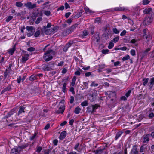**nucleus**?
Segmentation results:
<instances>
[{
    "mask_svg": "<svg viewBox=\"0 0 154 154\" xmlns=\"http://www.w3.org/2000/svg\"><path fill=\"white\" fill-rule=\"evenodd\" d=\"M89 95L90 97L89 100L91 102H93L96 100L98 96V93L96 90H94L92 92V93L89 94Z\"/></svg>",
    "mask_w": 154,
    "mask_h": 154,
    "instance_id": "1",
    "label": "nucleus"
},
{
    "mask_svg": "<svg viewBox=\"0 0 154 154\" xmlns=\"http://www.w3.org/2000/svg\"><path fill=\"white\" fill-rule=\"evenodd\" d=\"M149 149L150 150V146L147 144H145L142 145L140 147V152H143L147 151Z\"/></svg>",
    "mask_w": 154,
    "mask_h": 154,
    "instance_id": "2",
    "label": "nucleus"
},
{
    "mask_svg": "<svg viewBox=\"0 0 154 154\" xmlns=\"http://www.w3.org/2000/svg\"><path fill=\"white\" fill-rule=\"evenodd\" d=\"M152 18L146 17L143 20V24L144 26H146L149 25L152 22Z\"/></svg>",
    "mask_w": 154,
    "mask_h": 154,
    "instance_id": "3",
    "label": "nucleus"
},
{
    "mask_svg": "<svg viewBox=\"0 0 154 154\" xmlns=\"http://www.w3.org/2000/svg\"><path fill=\"white\" fill-rule=\"evenodd\" d=\"M24 5L30 9H33L37 7L36 4L34 3L32 5V3L31 2H29L26 3H25Z\"/></svg>",
    "mask_w": 154,
    "mask_h": 154,
    "instance_id": "4",
    "label": "nucleus"
},
{
    "mask_svg": "<svg viewBox=\"0 0 154 154\" xmlns=\"http://www.w3.org/2000/svg\"><path fill=\"white\" fill-rule=\"evenodd\" d=\"M151 48H148L145 50L144 51L142 52L141 53V59L142 60L148 54Z\"/></svg>",
    "mask_w": 154,
    "mask_h": 154,
    "instance_id": "5",
    "label": "nucleus"
},
{
    "mask_svg": "<svg viewBox=\"0 0 154 154\" xmlns=\"http://www.w3.org/2000/svg\"><path fill=\"white\" fill-rule=\"evenodd\" d=\"M16 110V109L15 108L13 109L9 112H8L7 115L4 116V118L7 119L10 117L15 113Z\"/></svg>",
    "mask_w": 154,
    "mask_h": 154,
    "instance_id": "6",
    "label": "nucleus"
},
{
    "mask_svg": "<svg viewBox=\"0 0 154 154\" xmlns=\"http://www.w3.org/2000/svg\"><path fill=\"white\" fill-rule=\"evenodd\" d=\"M43 58L47 62L51 60L53 58V57L50 54H45V53Z\"/></svg>",
    "mask_w": 154,
    "mask_h": 154,
    "instance_id": "7",
    "label": "nucleus"
},
{
    "mask_svg": "<svg viewBox=\"0 0 154 154\" xmlns=\"http://www.w3.org/2000/svg\"><path fill=\"white\" fill-rule=\"evenodd\" d=\"M11 84H9L7 87L5 88L3 90H2L1 92V94H2L4 92L7 91H9L11 89Z\"/></svg>",
    "mask_w": 154,
    "mask_h": 154,
    "instance_id": "8",
    "label": "nucleus"
},
{
    "mask_svg": "<svg viewBox=\"0 0 154 154\" xmlns=\"http://www.w3.org/2000/svg\"><path fill=\"white\" fill-rule=\"evenodd\" d=\"M44 31L45 33L47 35H49L52 34V32H54L55 31V29L54 28L51 29H46L45 30H43Z\"/></svg>",
    "mask_w": 154,
    "mask_h": 154,
    "instance_id": "9",
    "label": "nucleus"
},
{
    "mask_svg": "<svg viewBox=\"0 0 154 154\" xmlns=\"http://www.w3.org/2000/svg\"><path fill=\"white\" fill-rule=\"evenodd\" d=\"M131 153L132 154H138L139 152L137 150V145H134L131 151Z\"/></svg>",
    "mask_w": 154,
    "mask_h": 154,
    "instance_id": "10",
    "label": "nucleus"
},
{
    "mask_svg": "<svg viewBox=\"0 0 154 154\" xmlns=\"http://www.w3.org/2000/svg\"><path fill=\"white\" fill-rule=\"evenodd\" d=\"M24 105L23 106H21L19 107V109L18 112V115H19L20 114L22 113L25 112L24 109H25L26 107L24 106Z\"/></svg>",
    "mask_w": 154,
    "mask_h": 154,
    "instance_id": "11",
    "label": "nucleus"
},
{
    "mask_svg": "<svg viewBox=\"0 0 154 154\" xmlns=\"http://www.w3.org/2000/svg\"><path fill=\"white\" fill-rule=\"evenodd\" d=\"M150 134H148L143 136L144 140L143 142V143H144L146 141L148 142L149 140Z\"/></svg>",
    "mask_w": 154,
    "mask_h": 154,
    "instance_id": "12",
    "label": "nucleus"
},
{
    "mask_svg": "<svg viewBox=\"0 0 154 154\" xmlns=\"http://www.w3.org/2000/svg\"><path fill=\"white\" fill-rule=\"evenodd\" d=\"M29 55H22V61L21 62L22 63H24L26 62L29 59Z\"/></svg>",
    "mask_w": 154,
    "mask_h": 154,
    "instance_id": "13",
    "label": "nucleus"
},
{
    "mask_svg": "<svg viewBox=\"0 0 154 154\" xmlns=\"http://www.w3.org/2000/svg\"><path fill=\"white\" fill-rule=\"evenodd\" d=\"M65 109V106H63L62 107H59V109L56 112L57 114H62L63 113Z\"/></svg>",
    "mask_w": 154,
    "mask_h": 154,
    "instance_id": "14",
    "label": "nucleus"
},
{
    "mask_svg": "<svg viewBox=\"0 0 154 154\" xmlns=\"http://www.w3.org/2000/svg\"><path fill=\"white\" fill-rule=\"evenodd\" d=\"M10 72L7 70L6 69L5 70V72L4 73V79H5L7 78V77H9L10 76Z\"/></svg>",
    "mask_w": 154,
    "mask_h": 154,
    "instance_id": "15",
    "label": "nucleus"
},
{
    "mask_svg": "<svg viewBox=\"0 0 154 154\" xmlns=\"http://www.w3.org/2000/svg\"><path fill=\"white\" fill-rule=\"evenodd\" d=\"M66 134L67 133L66 131H63L62 132L60 136V139L61 140L63 139L66 137Z\"/></svg>",
    "mask_w": 154,
    "mask_h": 154,
    "instance_id": "16",
    "label": "nucleus"
},
{
    "mask_svg": "<svg viewBox=\"0 0 154 154\" xmlns=\"http://www.w3.org/2000/svg\"><path fill=\"white\" fill-rule=\"evenodd\" d=\"M71 33L70 29L69 28L64 30L62 32V35L64 36H66Z\"/></svg>",
    "mask_w": 154,
    "mask_h": 154,
    "instance_id": "17",
    "label": "nucleus"
},
{
    "mask_svg": "<svg viewBox=\"0 0 154 154\" xmlns=\"http://www.w3.org/2000/svg\"><path fill=\"white\" fill-rule=\"evenodd\" d=\"M100 35H99L98 33H96V35L94 37V40L97 42H99L100 41Z\"/></svg>",
    "mask_w": 154,
    "mask_h": 154,
    "instance_id": "18",
    "label": "nucleus"
},
{
    "mask_svg": "<svg viewBox=\"0 0 154 154\" xmlns=\"http://www.w3.org/2000/svg\"><path fill=\"white\" fill-rule=\"evenodd\" d=\"M123 132L124 131H118L116 134L115 140H117L121 136L122 134L123 133Z\"/></svg>",
    "mask_w": 154,
    "mask_h": 154,
    "instance_id": "19",
    "label": "nucleus"
},
{
    "mask_svg": "<svg viewBox=\"0 0 154 154\" xmlns=\"http://www.w3.org/2000/svg\"><path fill=\"white\" fill-rule=\"evenodd\" d=\"M127 10V9L124 7H117L114 8V10L115 11H124Z\"/></svg>",
    "mask_w": 154,
    "mask_h": 154,
    "instance_id": "20",
    "label": "nucleus"
},
{
    "mask_svg": "<svg viewBox=\"0 0 154 154\" xmlns=\"http://www.w3.org/2000/svg\"><path fill=\"white\" fill-rule=\"evenodd\" d=\"M104 149L105 148L102 149H99L98 148V149L94 150V152H95V154H101L103 152V151L104 150Z\"/></svg>",
    "mask_w": 154,
    "mask_h": 154,
    "instance_id": "21",
    "label": "nucleus"
},
{
    "mask_svg": "<svg viewBox=\"0 0 154 154\" xmlns=\"http://www.w3.org/2000/svg\"><path fill=\"white\" fill-rule=\"evenodd\" d=\"M16 50V45H15L13 47L10 49L8 51V53L11 54V55H12L13 54L15 51Z\"/></svg>",
    "mask_w": 154,
    "mask_h": 154,
    "instance_id": "22",
    "label": "nucleus"
},
{
    "mask_svg": "<svg viewBox=\"0 0 154 154\" xmlns=\"http://www.w3.org/2000/svg\"><path fill=\"white\" fill-rule=\"evenodd\" d=\"M91 106L94 113L95 112V110H96L98 107H100V106L97 104H95V105H92Z\"/></svg>",
    "mask_w": 154,
    "mask_h": 154,
    "instance_id": "23",
    "label": "nucleus"
},
{
    "mask_svg": "<svg viewBox=\"0 0 154 154\" xmlns=\"http://www.w3.org/2000/svg\"><path fill=\"white\" fill-rule=\"evenodd\" d=\"M87 112L90 113H91V114H92L94 113L93 111V109H92V107L91 106H89L87 107Z\"/></svg>",
    "mask_w": 154,
    "mask_h": 154,
    "instance_id": "24",
    "label": "nucleus"
},
{
    "mask_svg": "<svg viewBox=\"0 0 154 154\" xmlns=\"http://www.w3.org/2000/svg\"><path fill=\"white\" fill-rule=\"evenodd\" d=\"M78 25V24L77 23H76L75 24L72 25L71 27L69 28L71 33L73 32L74 30L75 29Z\"/></svg>",
    "mask_w": 154,
    "mask_h": 154,
    "instance_id": "25",
    "label": "nucleus"
},
{
    "mask_svg": "<svg viewBox=\"0 0 154 154\" xmlns=\"http://www.w3.org/2000/svg\"><path fill=\"white\" fill-rule=\"evenodd\" d=\"M149 78H143L142 81H143V85L144 86H145L147 85V84L149 81Z\"/></svg>",
    "mask_w": 154,
    "mask_h": 154,
    "instance_id": "26",
    "label": "nucleus"
},
{
    "mask_svg": "<svg viewBox=\"0 0 154 154\" xmlns=\"http://www.w3.org/2000/svg\"><path fill=\"white\" fill-rule=\"evenodd\" d=\"M51 68L48 66V65H45L42 67L43 70L44 71H49L50 70Z\"/></svg>",
    "mask_w": 154,
    "mask_h": 154,
    "instance_id": "27",
    "label": "nucleus"
},
{
    "mask_svg": "<svg viewBox=\"0 0 154 154\" xmlns=\"http://www.w3.org/2000/svg\"><path fill=\"white\" fill-rule=\"evenodd\" d=\"M18 151V148H13L11 150L10 154H17Z\"/></svg>",
    "mask_w": 154,
    "mask_h": 154,
    "instance_id": "28",
    "label": "nucleus"
},
{
    "mask_svg": "<svg viewBox=\"0 0 154 154\" xmlns=\"http://www.w3.org/2000/svg\"><path fill=\"white\" fill-rule=\"evenodd\" d=\"M89 34V32L87 30H84L83 31L82 35V37L83 38H85V36H86L88 35Z\"/></svg>",
    "mask_w": 154,
    "mask_h": 154,
    "instance_id": "29",
    "label": "nucleus"
},
{
    "mask_svg": "<svg viewBox=\"0 0 154 154\" xmlns=\"http://www.w3.org/2000/svg\"><path fill=\"white\" fill-rule=\"evenodd\" d=\"M152 8H149L148 9L146 8L143 10L144 14H148L152 11Z\"/></svg>",
    "mask_w": 154,
    "mask_h": 154,
    "instance_id": "30",
    "label": "nucleus"
},
{
    "mask_svg": "<svg viewBox=\"0 0 154 154\" xmlns=\"http://www.w3.org/2000/svg\"><path fill=\"white\" fill-rule=\"evenodd\" d=\"M51 53L53 55H54L55 54L54 51L53 50L50 49L48 50L45 53V54H50V53Z\"/></svg>",
    "mask_w": 154,
    "mask_h": 154,
    "instance_id": "31",
    "label": "nucleus"
},
{
    "mask_svg": "<svg viewBox=\"0 0 154 154\" xmlns=\"http://www.w3.org/2000/svg\"><path fill=\"white\" fill-rule=\"evenodd\" d=\"M85 12L86 14L94 13L93 11L89 9V8L86 7L84 8Z\"/></svg>",
    "mask_w": 154,
    "mask_h": 154,
    "instance_id": "32",
    "label": "nucleus"
},
{
    "mask_svg": "<svg viewBox=\"0 0 154 154\" xmlns=\"http://www.w3.org/2000/svg\"><path fill=\"white\" fill-rule=\"evenodd\" d=\"M81 110V109L79 106H77L75 109L74 112L76 114H78L79 113Z\"/></svg>",
    "mask_w": 154,
    "mask_h": 154,
    "instance_id": "33",
    "label": "nucleus"
},
{
    "mask_svg": "<svg viewBox=\"0 0 154 154\" xmlns=\"http://www.w3.org/2000/svg\"><path fill=\"white\" fill-rule=\"evenodd\" d=\"M37 78L36 76L34 75H31L29 78V79L31 81H33Z\"/></svg>",
    "mask_w": 154,
    "mask_h": 154,
    "instance_id": "34",
    "label": "nucleus"
},
{
    "mask_svg": "<svg viewBox=\"0 0 154 154\" xmlns=\"http://www.w3.org/2000/svg\"><path fill=\"white\" fill-rule=\"evenodd\" d=\"M76 79V77L75 76H74L72 78L71 82V85L74 86L75 84V82Z\"/></svg>",
    "mask_w": 154,
    "mask_h": 154,
    "instance_id": "35",
    "label": "nucleus"
},
{
    "mask_svg": "<svg viewBox=\"0 0 154 154\" xmlns=\"http://www.w3.org/2000/svg\"><path fill=\"white\" fill-rule=\"evenodd\" d=\"M82 72V70L81 69H80L79 68L78 70H77L76 72H75V74L79 76L80 75V74H81L80 72Z\"/></svg>",
    "mask_w": 154,
    "mask_h": 154,
    "instance_id": "36",
    "label": "nucleus"
},
{
    "mask_svg": "<svg viewBox=\"0 0 154 154\" xmlns=\"http://www.w3.org/2000/svg\"><path fill=\"white\" fill-rule=\"evenodd\" d=\"M89 29H90L91 34V35L94 34V26L90 27L89 28Z\"/></svg>",
    "mask_w": 154,
    "mask_h": 154,
    "instance_id": "37",
    "label": "nucleus"
},
{
    "mask_svg": "<svg viewBox=\"0 0 154 154\" xmlns=\"http://www.w3.org/2000/svg\"><path fill=\"white\" fill-rule=\"evenodd\" d=\"M28 144H25L24 145H22L20 146H19L18 147V149H23L26 148V147H27L28 146Z\"/></svg>",
    "mask_w": 154,
    "mask_h": 154,
    "instance_id": "38",
    "label": "nucleus"
},
{
    "mask_svg": "<svg viewBox=\"0 0 154 154\" xmlns=\"http://www.w3.org/2000/svg\"><path fill=\"white\" fill-rule=\"evenodd\" d=\"M15 5L17 7H21L23 5V4L20 2H17L16 3Z\"/></svg>",
    "mask_w": 154,
    "mask_h": 154,
    "instance_id": "39",
    "label": "nucleus"
},
{
    "mask_svg": "<svg viewBox=\"0 0 154 154\" xmlns=\"http://www.w3.org/2000/svg\"><path fill=\"white\" fill-rule=\"evenodd\" d=\"M51 26V23H48L47 26H44L42 28V30H45L46 28L50 27Z\"/></svg>",
    "mask_w": 154,
    "mask_h": 154,
    "instance_id": "40",
    "label": "nucleus"
},
{
    "mask_svg": "<svg viewBox=\"0 0 154 154\" xmlns=\"http://www.w3.org/2000/svg\"><path fill=\"white\" fill-rule=\"evenodd\" d=\"M114 44L112 42H110L109 43V45L108 46V48L109 49H112L114 46Z\"/></svg>",
    "mask_w": 154,
    "mask_h": 154,
    "instance_id": "41",
    "label": "nucleus"
},
{
    "mask_svg": "<svg viewBox=\"0 0 154 154\" xmlns=\"http://www.w3.org/2000/svg\"><path fill=\"white\" fill-rule=\"evenodd\" d=\"M42 17H39L37 18V19L35 22V23L37 24H38L40 21H42Z\"/></svg>",
    "mask_w": 154,
    "mask_h": 154,
    "instance_id": "42",
    "label": "nucleus"
},
{
    "mask_svg": "<svg viewBox=\"0 0 154 154\" xmlns=\"http://www.w3.org/2000/svg\"><path fill=\"white\" fill-rule=\"evenodd\" d=\"M33 27L31 26H27L26 27V29L27 30L29 31H30L32 32L33 30Z\"/></svg>",
    "mask_w": 154,
    "mask_h": 154,
    "instance_id": "43",
    "label": "nucleus"
},
{
    "mask_svg": "<svg viewBox=\"0 0 154 154\" xmlns=\"http://www.w3.org/2000/svg\"><path fill=\"white\" fill-rule=\"evenodd\" d=\"M81 105L82 106H85L88 105V103L87 101H85L81 103Z\"/></svg>",
    "mask_w": 154,
    "mask_h": 154,
    "instance_id": "44",
    "label": "nucleus"
},
{
    "mask_svg": "<svg viewBox=\"0 0 154 154\" xmlns=\"http://www.w3.org/2000/svg\"><path fill=\"white\" fill-rule=\"evenodd\" d=\"M109 51V50L108 49H102L101 50L102 53L104 54H106L108 53V52Z\"/></svg>",
    "mask_w": 154,
    "mask_h": 154,
    "instance_id": "45",
    "label": "nucleus"
},
{
    "mask_svg": "<svg viewBox=\"0 0 154 154\" xmlns=\"http://www.w3.org/2000/svg\"><path fill=\"white\" fill-rule=\"evenodd\" d=\"M130 58V57L129 55H126L122 58V60L124 61L127 60L129 59Z\"/></svg>",
    "mask_w": 154,
    "mask_h": 154,
    "instance_id": "46",
    "label": "nucleus"
},
{
    "mask_svg": "<svg viewBox=\"0 0 154 154\" xmlns=\"http://www.w3.org/2000/svg\"><path fill=\"white\" fill-rule=\"evenodd\" d=\"M40 32L39 30H38L35 32L34 34V36L35 37H38L40 35Z\"/></svg>",
    "mask_w": 154,
    "mask_h": 154,
    "instance_id": "47",
    "label": "nucleus"
},
{
    "mask_svg": "<svg viewBox=\"0 0 154 154\" xmlns=\"http://www.w3.org/2000/svg\"><path fill=\"white\" fill-rule=\"evenodd\" d=\"M145 36L146 39L147 40H149L150 39H151V36L150 34L149 33H148V35L147 34V35H145Z\"/></svg>",
    "mask_w": 154,
    "mask_h": 154,
    "instance_id": "48",
    "label": "nucleus"
},
{
    "mask_svg": "<svg viewBox=\"0 0 154 154\" xmlns=\"http://www.w3.org/2000/svg\"><path fill=\"white\" fill-rule=\"evenodd\" d=\"M149 84H151V85H154V77L150 79Z\"/></svg>",
    "mask_w": 154,
    "mask_h": 154,
    "instance_id": "49",
    "label": "nucleus"
},
{
    "mask_svg": "<svg viewBox=\"0 0 154 154\" xmlns=\"http://www.w3.org/2000/svg\"><path fill=\"white\" fill-rule=\"evenodd\" d=\"M13 18V17L12 16H10L8 17H7V18L6 20V22H8L10 21L12 18Z\"/></svg>",
    "mask_w": 154,
    "mask_h": 154,
    "instance_id": "50",
    "label": "nucleus"
},
{
    "mask_svg": "<svg viewBox=\"0 0 154 154\" xmlns=\"http://www.w3.org/2000/svg\"><path fill=\"white\" fill-rule=\"evenodd\" d=\"M66 88V83L65 82L63 84V86L62 87V91L63 92H65Z\"/></svg>",
    "mask_w": 154,
    "mask_h": 154,
    "instance_id": "51",
    "label": "nucleus"
},
{
    "mask_svg": "<svg viewBox=\"0 0 154 154\" xmlns=\"http://www.w3.org/2000/svg\"><path fill=\"white\" fill-rule=\"evenodd\" d=\"M147 31L149 32V31H148L147 28H145L143 29V32L144 34L143 36H145V35H147Z\"/></svg>",
    "mask_w": 154,
    "mask_h": 154,
    "instance_id": "52",
    "label": "nucleus"
},
{
    "mask_svg": "<svg viewBox=\"0 0 154 154\" xmlns=\"http://www.w3.org/2000/svg\"><path fill=\"white\" fill-rule=\"evenodd\" d=\"M113 31L114 33L116 34H117L119 33V31L117 30L116 28H113Z\"/></svg>",
    "mask_w": 154,
    "mask_h": 154,
    "instance_id": "53",
    "label": "nucleus"
},
{
    "mask_svg": "<svg viewBox=\"0 0 154 154\" xmlns=\"http://www.w3.org/2000/svg\"><path fill=\"white\" fill-rule=\"evenodd\" d=\"M150 2V1L149 0H143V1L142 4L143 5H146L148 4Z\"/></svg>",
    "mask_w": 154,
    "mask_h": 154,
    "instance_id": "54",
    "label": "nucleus"
},
{
    "mask_svg": "<svg viewBox=\"0 0 154 154\" xmlns=\"http://www.w3.org/2000/svg\"><path fill=\"white\" fill-rule=\"evenodd\" d=\"M17 81L18 84H20L21 81L22 82V77L21 76H19L17 79Z\"/></svg>",
    "mask_w": 154,
    "mask_h": 154,
    "instance_id": "55",
    "label": "nucleus"
},
{
    "mask_svg": "<svg viewBox=\"0 0 154 154\" xmlns=\"http://www.w3.org/2000/svg\"><path fill=\"white\" fill-rule=\"evenodd\" d=\"M131 90H128L125 94L126 97H128L130 95V94L131 93Z\"/></svg>",
    "mask_w": 154,
    "mask_h": 154,
    "instance_id": "56",
    "label": "nucleus"
},
{
    "mask_svg": "<svg viewBox=\"0 0 154 154\" xmlns=\"http://www.w3.org/2000/svg\"><path fill=\"white\" fill-rule=\"evenodd\" d=\"M154 15V12H152L151 13H149V15L147 17H149V18H152V19H153V15Z\"/></svg>",
    "mask_w": 154,
    "mask_h": 154,
    "instance_id": "57",
    "label": "nucleus"
},
{
    "mask_svg": "<svg viewBox=\"0 0 154 154\" xmlns=\"http://www.w3.org/2000/svg\"><path fill=\"white\" fill-rule=\"evenodd\" d=\"M21 54L22 56V55H29L27 53V51H24V50H23L22 51Z\"/></svg>",
    "mask_w": 154,
    "mask_h": 154,
    "instance_id": "58",
    "label": "nucleus"
},
{
    "mask_svg": "<svg viewBox=\"0 0 154 154\" xmlns=\"http://www.w3.org/2000/svg\"><path fill=\"white\" fill-rule=\"evenodd\" d=\"M101 20V19L100 17H97L95 19V21L97 23H100Z\"/></svg>",
    "mask_w": 154,
    "mask_h": 154,
    "instance_id": "59",
    "label": "nucleus"
},
{
    "mask_svg": "<svg viewBox=\"0 0 154 154\" xmlns=\"http://www.w3.org/2000/svg\"><path fill=\"white\" fill-rule=\"evenodd\" d=\"M119 39V36H117L116 37L114 38L112 40L114 43L117 42Z\"/></svg>",
    "mask_w": 154,
    "mask_h": 154,
    "instance_id": "60",
    "label": "nucleus"
},
{
    "mask_svg": "<svg viewBox=\"0 0 154 154\" xmlns=\"http://www.w3.org/2000/svg\"><path fill=\"white\" fill-rule=\"evenodd\" d=\"M130 53L132 56H134L136 55L135 51L134 50H131L130 51Z\"/></svg>",
    "mask_w": 154,
    "mask_h": 154,
    "instance_id": "61",
    "label": "nucleus"
},
{
    "mask_svg": "<svg viewBox=\"0 0 154 154\" xmlns=\"http://www.w3.org/2000/svg\"><path fill=\"white\" fill-rule=\"evenodd\" d=\"M37 135L36 133H35L32 136H31L30 138V140L31 141L33 140L35 138V137Z\"/></svg>",
    "mask_w": 154,
    "mask_h": 154,
    "instance_id": "62",
    "label": "nucleus"
},
{
    "mask_svg": "<svg viewBox=\"0 0 154 154\" xmlns=\"http://www.w3.org/2000/svg\"><path fill=\"white\" fill-rule=\"evenodd\" d=\"M35 50V48L34 47H31L28 48L27 49V50L30 52L33 51Z\"/></svg>",
    "mask_w": 154,
    "mask_h": 154,
    "instance_id": "63",
    "label": "nucleus"
},
{
    "mask_svg": "<svg viewBox=\"0 0 154 154\" xmlns=\"http://www.w3.org/2000/svg\"><path fill=\"white\" fill-rule=\"evenodd\" d=\"M127 33V31L125 30H123L120 34V36H122L125 35Z\"/></svg>",
    "mask_w": 154,
    "mask_h": 154,
    "instance_id": "64",
    "label": "nucleus"
}]
</instances>
